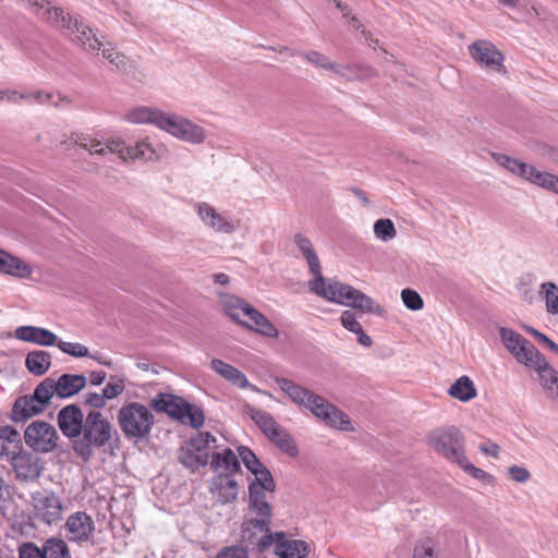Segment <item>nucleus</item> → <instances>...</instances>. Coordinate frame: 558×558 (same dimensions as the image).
<instances>
[{
	"mask_svg": "<svg viewBox=\"0 0 558 558\" xmlns=\"http://www.w3.org/2000/svg\"><path fill=\"white\" fill-rule=\"evenodd\" d=\"M32 509L38 522L52 526L63 520L66 507L60 495L53 490L44 489L32 494Z\"/></svg>",
	"mask_w": 558,
	"mask_h": 558,
	"instance_id": "obj_8",
	"label": "nucleus"
},
{
	"mask_svg": "<svg viewBox=\"0 0 558 558\" xmlns=\"http://www.w3.org/2000/svg\"><path fill=\"white\" fill-rule=\"evenodd\" d=\"M539 298L545 304V312L550 316H558V286L553 281L539 284Z\"/></svg>",
	"mask_w": 558,
	"mask_h": 558,
	"instance_id": "obj_39",
	"label": "nucleus"
},
{
	"mask_svg": "<svg viewBox=\"0 0 558 558\" xmlns=\"http://www.w3.org/2000/svg\"><path fill=\"white\" fill-rule=\"evenodd\" d=\"M40 393V384L35 388L32 396L19 398L12 409V417L15 422H24L27 418L39 414L50 402V398L45 399Z\"/></svg>",
	"mask_w": 558,
	"mask_h": 558,
	"instance_id": "obj_21",
	"label": "nucleus"
},
{
	"mask_svg": "<svg viewBox=\"0 0 558 558\" xmlns=\"http://www.w3.org/2000/svg\"><path fill=\"white\" fill-rule=\"evenodd\" d=\"M106 379V373L104 371H95L89 374V381L94 386L101 385Z\"/></svg>",
	"mask_w": 558,
	"mask_h": 558,
	"instance_id": "obj_64",
	"label": "nucleus"
},
{
	"mask_svg": "<svg viewBox=\"0 0 558 558\" xmlns=\"http://www.w3.org/2000/svg\"><path fill=\"white\" fill-rule=\"evenodd\" d=\"M25 444L37 452L52 451L59 440L56 428L44 421L32 422L24 432Z\"/></svg>",
	"mask_w": 558,
	"mask_h": 558,
	"instance_id": "obj_14",
	"label": "nucleus"
},
{
	"mask_svg": "<svg viewBox=\"0 0 558 558\" xmlns=\"http://www.w3.org/2000/svg\"><path fill=\"white\" fill-rule=\"evenodd\" d=\"M106 153L110 151L118 155L123 161L129 160V146L125 145L124 141L118 137L109 138L105 142Z\"/></svg>",
	"mask_w": 558,
	"mask_h": 558,
	"instance_id": "obj_53",
	"label": "nucleus"
},
{
	"mask_svg": "<svg viewBox=\"0 0 558 558\" xmlns=\"http://www.w3.org/2000/svg\"><path fill=\"white\" fill-rule=\"evenodd\" d=\"M450 397L462 402H468L476 397V388L468 376H461L449 388Z\"/></svg>",
	"mask_w": 558,
	"mask_h": 558,
	"instance_id": "obj_41",
	"label": "nucleus"
},
{
	"mask_svg": "<svg viewBox=\"0 0 558 558\" xmlns=\"http://www.w3.org/2000/svg\"><path fill=\"white\" fill-rule=\"evenodd\" d=\"M25 366L33 375L41 376L51 366V354L43 350L32 351L26 355Z\"/></svg>",
	"mask_w": 558,
	"mask_h": 558,
	"instance_id": "obj_38",
	"label": "nucleus"
},
{
	"mask_svg": "<svg viewBox=\"0 0 558 558\" xmlns=\"http://www.w3.org/2000/svg\"><path fill=\"white\" fill-rule=\"evenodd\" d=\"M210 368L232 386L239 387L241 389H251L254 392L271 397L269 392L262 390L257 386L251 384L243 372L220 359H213L210 361Z\"/></svg>",
	"mask_w": 558,
	"mask_h": 558,
	"instance_id": "obj_22",
	"label": "nucleus"
},
{
	"mask_svg": "<svg viewBox=\"0 0 558 558\" xmlns=\"http://www.w3.org/2000/svg\"><path fill=\"white\" fill-rule=\"evenodd\" d=\"M95 522L86 511H75L71 513L65 523V537L71 543L83 544L93 539L95 533Z\"/></svg>",
	"mask_w": 558,
	"mask_h": 558,
	"instance_id": "obj_18",
	"label": "nucleus"
},
{
	"mask_svg": "<svg viewBox=\"0 0 558 558\" xmlns=\"http://www.w3.org/2000/svg\"><path fill=\"white\" fill-rule=\"evenodd\" d=\"M15 475L21 481H34L38 478L43 472L40 459L29 452L20 451L11 460Z\"/></svg>",
	"mask_w": 558,
	"mask_h": 558,
	"instance_id": "obj_26",
	"label": "nucleus"
},
{
	"mask_svg": "<svg viewBox=\"0 0 558 558\" xmlns=\"http://www.w3.org/2000/svg\"><path fill=\"white\" fill-rule=\"evenodd\" d=\"M101 48L96 49L99 51L104 59H106L117 70L126 71L131 66L130 59L118 51L111 43L100 41Z\"/></svg>",
	"mask_w": 558,
	"mask_h": 558,
	"instance_id": "obj_43",
	"label": "nucleus"
},
{
	"mask_svg": "<svg viewBox=\"0 0 558 558\" xmlns=\"http://www.w3.org/2000/svg\"><path fill=\"white\" fill-rule=\"evenodd\" d=\"M58 426L61 433L70 439H78L84 424L86 422V415L76 404H68L63 407L57 415Z\"/></svg>",
	"mask_w": 558,
	"mask_h": 558,
	"instance_id": "obj_19",
	"label": "nucleus"
},
{
	"mask_svg": "<svg viewBox=\"0 0 558 558\" xmlns=\"http://www.w3.org/2000/svg\"><path fill=\"white\" fill-rule=\"evenodd\" d=\"M118 423L125 437L141 439L150 433L155 421L146 405L130 402L119 410Z\"/></svg>",
	"mask_w": 558,
	"mask_h": 558,
	"instance_id": "obj_5",
	"label": "nucleus"
},
{
	"mask_svg": "<svg viewBox=\"0 0 558 558\" xmlns=\"http://www.w3.org/2000/svg\"><path fill=\"white\" fill-rule=\"evenodd\" d=\"M527 182L539 189L558 195V175L554 173L542 171L534 167L533 171L527 178Z\"/></svg>",
	"mask_w": 558,
	"mask_h": 558,
	"instance_id": "obj_42",
	"label": "nucleus"
},
{
	"mask_svg": "<svg viewBox=\"0 0 558 558\" xmlns=\"http://www.w3.org/2000/svg\"><path fill=\"white\" fill-rule=\"evenodd\" d=\"M168 111L153 106H135L126 111L124 120L132 124H151L157 129H163Z\"/></svg>",
	"mask_w": 558,
	"mask_h": 558,
	"instance_id": "obj_25",
	"label": "nucleus"
},
{
	"mask_svg": "<svg viewBox=\"0 0 558 558\" xmlns=\"http://www.w3.org/2000/svg\"><path fill=\"white\" fill-rule=\"evenodd\" d=\"M301 56L307 62L312 63L313 65H315L317 68L330 70L332 72H335V70H336L337 63L332 62L327 56L320 53L319 51L311 50V51L302 53Z\"/></svg>",
	"mask_w": 558,
	"mask_h": 558,
	"instance_id": "obj_51",
	"label": "nucleus"
},
{
	"mask_svg": "<svg viewBox=\"0 0 558 558\" xmlns=\"http://www.w3.org/2000/svg\"><path fill=\"white\" fill-rule=\"evenodd\" d=\"M492 159L500 167L509 171L510 173L520 177L527 182L530 173L533 171L534 166L525 163L519 159H515L509 155L501 153H490Z\"/></svg>",
	"mask_w": 558,
	"mask_h": 558,
	"instance_id": "obj_33",
	"label": "nucleus"
},
{
	"mask_svg": "<svg viewBox=\"0 0 558 558\" xmlns=\"http://www.w3.org/2000/svg\"><path fill=\"white\" fill-rule=\"evenodd\" d=\"M162 131L180 141L194 145L203 144L207 137L206 130L202 125L186 117L169 111Z\"/></svg>",
	"mask_w": 558,
	"mask_h": 558,
	"instance_id": "obj_11",
	"label": "nucleus"
},
{
	"mask_svg": "<svg viewBox=\"0 0 558 558\" xmlns=\"http://www.w3.org/2000/svg\"><path fill=\"white\" fill-rule=\"evenodd\" d=\"M534 372L537 374L539 386L546 397L551 401L558 402V371L545 359L537 365Z\"/></svg>",
	"mask_w": 558,
	"mask_h": 558,
	"instance_id": "obj_29",
	"label": "nucleus"
},
{
	"mask_svg": "<svg viewBox=\"0 0 558 558\" xmlns=\"http://www.w3.org/2000/svg\"><path fill=\"white\" fill-rule=\"evenodd\" d=\"M14 335L15 338L21 341L43 347H52L57 343V336L52 331L41 327L21 326L15 329Z\"/></svg>",
	"mask_w": 558,
	"mask_h": 558,
	"instance_id": "obj_28",
	"label": "nucleus"
},
{
	"mask_svg": "<svg viewBox=\"0 0 558 558\" xmlns=\"http://www.w3.org/2000/svg\"><path fill=\"white\" fill-rule=\"evenodd\" d=\"M218 298L223 313L234 323L241 325L243 317H246L247 310L252 308V305L234 294L220 293Z\"/></svg>",
	"mask_w": 558,
	"mask_h": 558,
	"instance_id": "obj_30",
	"label": "nucleus"
},
{
	"mask_svg": "<svg viewBox=\"0 0 558 558\" xmlns=\"http://www.w3.org/2000/svg\"><path fill=\"white\" fill-rule=\"evenodd\" d=\"M87 379L83 374H63L57 380L47 377L40 383V393L45 399L54 395L61 399L70 398L86 386Z\"/></svg>",
	"mask_w": 558,
	"mask_h": 558,
	"instance_id": "obj_12",
	"label": "nucleus"
},
{
	"mask_svg": "<svg viewBox=\"0 0 558 558\" xmlns=\"http://www.w3.org/2000/svg\"><path fill=\"white\" fill-rule=\"evenodd\" d=\"M401 299L404 306L411 311H420L424 307V301L422 296L412 289H403L401 291Z\"/></svg>",
	"mask_w": 558,
	"mask_h": 558,
	"instance_id": "obj_52",
	"label": "nucleus"
},
{
	"mask_svg": "<svg viewBox=\"0 0 558 558\" xmlns=\"http://www.w3.org/2000/svg\"><path fill=\"white\" fill-rule=\"evenodd\" d=\"M437 545L430 536L418 539L413 548V558H438Z\"/></svg>",
	"mask_w": 558,
	"mask_h": 558,
	"instance_id": "obj_48",
	"label": "nucleus"
},
{
	"mask_svg": "<svg viewBox=\"0 0 558 558\" xmlns=\"http://www.w3.org/2000/svg\"><path fill=\"white\" fill-rule=\"evenodd\" d=\"M41 549L45 558H72L70 548L62 538H48Z\"/></svg>",
	"mask_w": 558,
	"mask_h": 558,
	"instance_id": "obj_46",
	"label": "nucleus"
},
{
	"mask_svg": "<svg viewBox=\"0 0 558 558\" xmlns=\"http://www.w3.org/2000/svg\"><path fill=\"white\" fill-rule=\"evenodd\" d=\"M216 558H248L247 550L241 546H229L222 548Z\"/></svg>",
	"mask_w": 558,
	"mask_h": 558,
	"instance_id": "obj_58",
	"label": "nucleus"
},
{
	"mask_svg": "<svg viewBox=\"0 0 558 558\" xmlns=\"http://www.w3.org/2000/svg\"><path fill=\"white\" fill-rule=\"evenodd\" d=\"M276 558H308L310 546L305 541L288 538L283 532H276L271 546Z\"/></svg>",
	"mask_w": 558,
	"mask_h": 558,
	"instance_id": "obj_24",
	"label": "nucleus"
},
{
	"mask_svg": "<svg viewBox=\"0 0 558 558\" xmlns=\"http://www.w3.org/2000/svg\"><path fill=\"white\" fill-rule=\"evenodd\" d=\"M357 336V342L365 347L369 348L373 344L372 338L361 328L359 331L354 332Z\"/></svg>",
	"mask_w": 558,
	"mask_h": 558,
	"instance_id": "obj_63",
	"label": "nucleus"
},
{
	"mask_svg": "<svg viewBox=\"0 0 558 558\" xmlns=\"http://www.w3.org/2000/svg\"><path fill=\"white\" fill-rule=\"evenodd\" d=\"M246 318L240 326L267 338H278L279 331L276 326L254 306L247 310Z\"/></svg>",
	"mask_w": 558,
	"mask_h": 558,
	"instance_id": "obj_27",
	"label": "nucleus"
},
{
	"mask_svg": "<svg viewBox=\"0 0 558 558\" xmlns=\"http://www.w3.org/2000/svg\"><path fill=\"white\" fill-rule=\"evenodd\" d=\"M335 73L348 81L365 80L376 74L375 70L368 65L338 63Z\"/></svg>",
	"mask_w": 558,
	"mask_h": 558,
	"instance_id": "obj_40",
	"label": "nucleus"
},
{
	"mask_svg": "<svg viewBox=\"0 0 558 558\" xmlns=\"http://www.w3.org/2000/svg\"><path fill=\"white\" fill-rule=\"evenodd\" d=\"M480 450L487 456L497 457L499 453V446L495 442H485L480 446Z\"/></svg>",
	"mask_w": 558,
	"mask_h": 558,
	"instance_id": "obj_62",
	"label": "nucleus"
},
{
	"mask_svg": "<svg viewBox=\"0 0 558 558\" xmlns=\"http://www.w3.org/2000/svg\"><path fill=\"white\" fill-rule=\"evenodd\" d=\"M151 405L156 411L167 413L184 425L193 428L204 425V411L198 405L189 403L180 397L159 393L151 400Z\"/></svg>",
	"mask_w": 558,
	"mask_h": 558,
	"instance_id": "obj_4",
	"label": "nucleus"
},
{
	"mask_svg": "<svg viewBox=\"0 0 558 558\" xmlns=\"http://www.w3.org/2000/svg\"><path fill=\"white\" fill-rule=\"evenodd\" d=\"M118 438L119 434L113 424L100 411L90 410L86 414L80 438L73 442V450L83 460H89L94 448L111 446Z\"/></svg>",
	"mask_w": 558,
	"mask_h": 558,
	"instance_id": "obj_3",
	"label": "nucleus"
},
{
	"mask_svg": "<svg viewBox=\"0 0 558 558\" xmlns=\"http://www.w3.org/2000/svg\"><path fill=\"white\" fill-rule=\"evenodd\" d=\"M216 437L208 432L198 433L180 450L179 460L187 469L195 471L208 463L210 450L217 448Z\"/></svg>",
	"mask_w": 558,
	"mask_h": 558,
	"instance_id": "obj_10",
	"label": "nucleus"
},
{
	"mask_svg": "<svg viewBox=\"0 0 558 558\" xmlns=\"http://www.w3.org/2000/svg\"><path fill=\"white\" fill-rule=\"evenodd\" d=\"M341 324L342 326L351 331V332H355V331H359L361 328H362V325L360 324V322L357 320V317L355 315V313L351 312V311H344L341 315Z\"/></svg>",
	"mask_w": 558,
	"mask_h": 558,
	"instance_id": "obj_56",
	"label": "nucleus"
},
{
	"mask_svg": "<svg viewBox=\"0 0 558 558\" xmlns=\"http://www.w3.org/2000/svg\"><path fill=\"white\" fill-rule=\"evenodd\" d=\"M35 13L39 19L50 23L51 21H63L64 11L61 8L51 7L49 2L45 0H20Z\"/></svg>",
	"mask_w": 558,
	"mask_h": 558,
	"instance_id": "obj_34",
	"label": "nucleus"
},
{
	"mask_svg": "<svg viewBox=\"0 0 558 558\" xmlns=\"http://www.w3.org/2000/svg\"><path fill=\"white\" fill-rule=\"evenodd\" d=\"M525 330L535 339H537L541 343L546 344L549 350L558 354V344L554 342L551 339H549L546 335L542 333L541 331L533 327H525Z\"/></svg>",
	"mask_w": 558,
	"mask_h": 558,
	"instance_id": "obj_59",
	"label": "nucleus"
},
{
	"mask_svg": "<svg viewBox=\"0 0 558 558\" xmlns=\"http://www.w3.org/2000/svg\"><path fill=\"white\" fill-rule=\"evenodd\" d=\"M510 477L517 483H526L530 480V472L522 466L513 465L509 468Z\"/></svg>",
	"mask_w": 558,
	"mask_h": 558,
	"instance_id": "obj_61",
	"label": "nucleus"
},
{
	"mask_svg": "<svg viewBox=\"0 0 558 558\" xmlns=\"http://www.w3.org/2000/svg\"><path fill=\"white\" fill-rule=\"evenodd\" d=\"M210 469L215 474L236 475L240 471V462L233 450L223 448L221 451L211 453Z\"/></svg>",
	"mask_w": 558,
	"mask_h": 558,
	"instance_id": "obj_31",
	"label": "nucleus"
},
{
	"mask_svg": "<svg viewBox=\"0 0 558 558\" xmlns=\"http://www.w3.org/2000/svg\"><path fill=\"white\" fill-rule=\"evenodd\" d=\"M275 482L270 472L259 473L258 480H253L248 486L250 507L253 514L271 515V509L267 501V494L275 490Z\"/></svg>",
	"mask_w": 558,
	"mask_h": 558,
	"instance_id": "obj_16",
	"label": "nucleus"
},
{
	"mask_svg": "<svg viewBox=\"0 0 558 558\" xmlns=\"http://www.w3.org/2000/svg\"><path fill=\"white\" fill-rule=\"evenodd\" d=\"M124 383L122 380L109 381L102 389V396L106 401L112 400L124 391Z\"/></svg>",
	"mask_w": 558,
	"mask_h": 558,
	"instance_id": "obj_55",
	"label": "nucleus"
},
{
	"mask_svg": "<svg viewBox=\"0 0 558 558\" xmlns=\"http://www.w3.org/2000/svg\"><path fill=\"white\" fill-rule=\"evenodd\" d=\"M20 452V435L10 427L0 428V458L12 460Z\"/></svg>",
	"mask_w": 558,
	"mask_h": 558,
	"instance_id": "obj_36",
	"label": "nucleus"
},
{
	"mask_svg": "<svg viewBox=\"0 0 558 558\" xmlns=\"http://www.w3.org/2000/svg\"><path fill=\"white\" fill-rule=\"evenodd\" d=\"M499 336L502 344L517 362L527 368L534 371L546 359L533 343L511 328L500 327Z\"/></svg>",
	"mask_w": 558,
	"mask_h": 558,
	"instance_id": "obj_7",
	"label": "nucleus"
},
{
	"mask_svg": "<svg viewBox=\"0 0 558 558\" xmlns=\"http://www.w3.org/2000/svg\"><path fill=\"white\" fill-rule=\"evenodd\" d=\"M238 452L245 468L254 474V480H258L259 473L269 472V470L258 460L256 454L250 448L241 446L238 448Z\"/></svg>",
	"mask_w": 558,
	"mask_h": 558,
	"instance_id": "obj_47",
	"label": "nucleus"
},
{
	"mask_svg": "<svg viewBox=\"0 0 558 558\" xmlns=\"http://www.w3.org/2000/svg\"><path fill=\"white\" fill-rule=\"evenodd\" d=\"M328 411L324 413L319 421L324 422L328 427L342 430V432H353L354 426L350 417L337 408L335 404H330L327 408Z\"/></svg>",
	"mask_w": 558,
	"mask_h": 558,
	"instance_id": "obj_35",
	"label": "nucleus"
},
{
	"mask_svg": "<svg viewBox=\"0 0 558 558\" xmlns=\"http://www.w3.org/2000/svg\"><path fill=\"white\" fill-rule=\"evenodd\" d=\"M244 409L246 414L262 429L267 438L280 427V425L268 412L258 410L250 404H246Z\"/></svg>",
	"mask_w": 558,
	"mask_h": 558,
	"instance_id": "obj_37",
	"label": "nucleus"
},
{
	"mask_svg": "<svg viewBox=\"0 0 558 558\" xmlns=\"http://www.w3.org/2000/svg\"><path fill=\"white\" fill-rule=\"evenodd\" d=\"M279 388L300 408L310 411L316 418L320 420L330 402L314 391L295 384L287 378H276Z\"/></svg>",
	"mask_w": 558,
	"mask_h": 558,
	"instance_id": "obj_9",
	"label": "nucleus"
},
{
	"mask_svg": "<svg viewBox=\"0 0 558 558\" xmlns=\"http://www.w3.org/2000/svg\"><path fill=\"white\" fill-rule=\"evenodd\" d=\"M56 345L59 348V350L64 353V354H68L72 357H92L96 361H98L100 364L102 365H106V366H109L110 363L107 362V361H102L100 360L99 357L95 356V355H90L89 353V350L86 345L82 344V343H78V342H69V341H63V340H60V341H57Z\"/></svg>",
	"mask_w": 558,
	"mask_h": 558,
	"instance_id": "obj_45",
	"label": "nucleus"
},
{
	"mask_svg": "<svg viewBox=\"0 0 558 558\" xmlns=\"http://www.w3.org/2000/svg\"><path fill=\"white\" fill-rule=\"evenodd\" d=\"M29 97L26 93H20L17 90L7 89L0 90V100H7L12 104H19L21 100H27Z\"/></svg>",
	"mask_w": 558,
	"mask_h": 558,
	"instance_id": "obj_60",
	"label": "nucleus"
},
{
	"mask_svg": "<svg viewBox=\"0 0 558 558\" xmlns=\"http://www.w3.org/2000/svg\"><path fill=\"white\" fill-rule=\"evenodd\" d=\"M268 439L289 457L294 458L299 454V448L294 439L281 426Z\"/></svg>",
	"mask_w": 558,
	"mask_h": 558,
	"instance_id": "obj_44",
	"label": "nucleus"
},
{
	"mask_svg": "<svg viewBox=\"0 0 558 558\" xmlns=\"http://www.w3.org/2000/svg\"><path fill=\"white\" fill-rule=\"evenodd\" d=\"M374 234L378 240L383 242L393 240L397 236L395 223L391 219L388 218L376 220L374 223Z\"/></svg>",
	"mask_w": 558,
	"mask_h": 558,
	"instance_id": "obj_50",
	"label": "nucleus"
},
{
	"mask_svg": "<svg viewBox=\"0 0 558 558\" xmlns=\"http://www.w3.org/2000/svg\"><path fill=\"white\" fill-rule=\"evenodd\" d=\"M471 58L483 69L506 74L505 56L488 40H475L469 46Z\"/></svg>",
	"mask_w": 558,
	"mask_h": 558,
	"instance_id": "obj_15",
	"label": "nucleus"
},
{
	"mask_svg": "<svg viewBox=\"0 0 558 558\" xmlns=\"http://www.w3.org/2000/svg\"><path fill=\"white\" fill-rule=\"evenodd\" d=\"M193 208L203 226L216 233L231 234L239 227V221L207 202H197Z\"/></svg>",
	"mask_w": 558,
	"mask_h": 558,
	"instance_id": "obj_13",
	"label": "nucleus"
},
{
	"mask_svg": "<svg viewBox=\"0 0 558 558\" xmlns=\"http://www.w3.org/2000/svg\"><path fill=\"white\" fill-rule=\"evenodd\" d=\"M32 272L33 269L27 263L0 248V274L28 278Z\"/></svg>",
	"mask_w": 558,
	"mask_h": 558,
	"instance_id": "obj_32",
	"label": "nucleus"
},
{
	"mask_svg": "<svg viewBox=\"0 0 558 558\" xmlns=\"http://www.w3.org/2000/svg\"><path fill=\"white\" fill-rule=\"evenodd\" d=\"M426 441L435 453L450 463L457 464L475 478L484 477L485 472L474 466L466 458L465 438L457 426L449 425L435 428L427 434Z\"/></svg>",
	"mask_w": 558,
	"mask_h": 558,
	"instance_id": "obj_2",
	"label": "nucleus"
},
{
	"mask_svg": "<svg viewBox=\"0 0 558 558\" xmlns=\"http://www.w3.org/2000/svg\"><path fill=\"white\" fill-rule=\"evenodd\" d=\"M168 153L163 143L154 142L149 137L140 138L134 145L129 146V160L141 159L146 162L160 160Z\"/></svg>",
	"mask_w": 558,
	"mask_h": 558,
	"instance_id": "obj_23",
	"label": "nucleus"
},
{
	"mask_svg": "<svg viewBox=\"0 0 558 558\" xmlns=\"http://www.w3.org/2000/svg\"><path fill=\"white\" fill-rule=\"evenodd\" d=\"M84 404L93 408L95 411H98L106 407L107 401L102 393L89 391L84 395Z\"/></svg>",
	"mask_w": 558,
	"mask_h": 558,
	"instance_id": "obj_57",
	"label": "nucleus"
},
{
	"mask_svg": "<svg viewBox=\"0 0 558 558\" xmlns=\"http://www.w3.org/2000/svg\"><path fill=\"white\" fill-rule=\"evenodd\" d=\"M19 558H45L43 549L32 542L23 543L19 547Z\"/></svg>",
	"mask_w": 558,
	"mask_h": 558,
	"instance_id": "obj_54",
	"label": "nucleus"
},
{
	"mask_svg": "<svg viewBox=\"0 0 558 558\" xmlns=\"http://www.w3.org/2000/svg\"><path fill=\"white\" fill-rule=\"evenodd\" d=\"M293 241L313 276L308 281L311 292L331 303L350 306L367 314L384 315V308L373 298L350 284L335 279L327 280L324 277L318 255L306 235L296 233Z\"/></svg>",
	"mask_w": 558,
	"mask_h": 558,
	"instance_id": "obj_1",
	"label": "nucleus"
},
{
	"mask_svg": "<svg viewBox=\"0 0 558 558\" xmlns=\"http://www.w3.org/2000/svg\"><path fill=\"white\" fill-rule=\"evenodd\" d=\"M271 515H256L247 518L242 524L241 541L252 551L265 554L271 549L276 541V532H270Z\"/></svg>",
	"mask_w": 558,
	"mask_h": 558,
	"instance_id": "obj_6",
	"label": "nucleus"
},
{
	"mask_svg": "<svg viewBox=\"0 0 558 558\" xmlns=\"http://www.w3.org/2000/svg\"><path fill=\"white\" fill-rule=\"evenodd\" d=\"M71 141L75 145L88 150L90 154H95V155H105L106 154L105 143H102L101 141H98L96 138H93L89 135L78 134V133L73 134L71 137Z\"/></svg>",
	"mask_w": 558,
	"mask_h": 558,
	"instance_id": "obj_49",
	"label": "nucleus"
},
{
	"mask_svg": "<svg viewBox=\"0 0 558 558\" xmlns=\"http://www.w3.org/2000/svg\"><path fill=\"white\" fill-rule=\"evenodd\" d=\"M209 493L215 504L229 505L235 501L239 485L235 475L215 474L209 483Z\"/></svg>",
	"mask_w": 558,
	"mask_h": 558,
	"instance_id": "obj_20",
	"label": "nucleus"
},
{
	"mask_svg": "<svg viewBox=\"0 0 558 558\" xmlns=\"http://www.w3.org/2000/svg\"><path fill=\"white\" fill-rule=\"evenodd\" d=\"M50 24L59 29L68 31L75 41L80 43L88 50L95 51L101 48V40L98 35L77 17H73L64 12V22L51 21Z\"/></svg>",
	"mask_w": 558,
	"mask_h": 558,
	"instance_id": "obj_17",
	"label": "nucleus"
}]
</instances>
